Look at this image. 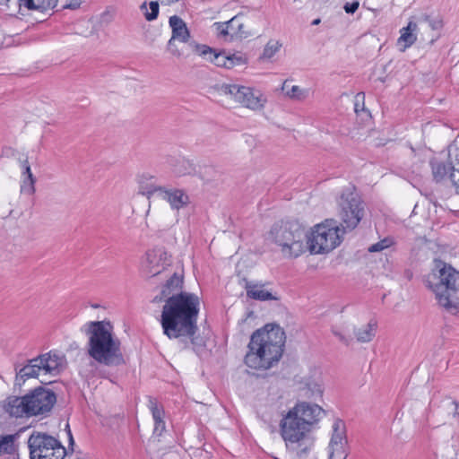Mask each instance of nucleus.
Here are the masks:
<instances>
[{
	"label": "nucleus",
	"instance_id": "nucleus-46",
	"mask_svg": "<svg viewBox=\"0 0 459 459\" xmlns=\"http://www.w3.org/2000/svg\"><path fill=\"white\" fill-rule=\"evenodd\" d=\"M451 164H459V152L455 154V160Z\"/></svg>",
	"mask_w": 459,
	"mask_h": 459
},
{
	"label": "nucleus",
	"instance_id": "nucleus-11",
	"mask_svg": "<svg viewBox=\"0 0 459 459\" xmlns=\"http://www.w3.org/2000/svg\"><path fill=\"white\" fill-rule=\"evenodd\" d=\"M29 416L44 415L49 412L56 403V395L51 389L38 386L26 394Z\"/></svg>",
	"mask_w": 459,
	"mask_h": 459
},
{
	"label": "nucleus",
	"instance_id": "nucleus-20",
	"mask_svg": "<svg viewBox=\"0 0 459 459\" xmlns=\"http://www.w3.org/2000/svg\"><path fill=\"white\" fill-rule=\"evenodd\" d=\"M183 275L174 273L162 286L160 297L156 296L153 299V302L161 301L163 299H168L172 295H176L178 291L183 288Z\"/></svg>",
	"mask_w": 459,
	"mask_h": 459
},
{
	"label": "nucleus",
	"instance_id": "nucleus-13",
	"mask_svg": "<svg viewBox=\"0 0 459 459\" xmlns=\"http://www.w3.org/2000/svg\"><path fill=\"white\" fill-rule=\"evenodd\" d=\"M329 459H346L348 442L343 420L336 419L333 425V434L329 443Z\"/></svg>",
	"mask_w": 459,
	"mask_h": 459
},
{
	"label": "nucleus",
	"instance_id": "nucleus-10",
	"mask_svg": "<svg viewBox=\"0 0 459 459\" xmlns=\"http://www.w3.org/2000/svg\"><path fill=\"white\" fill-rule=\"evenodd\" d=\"M221 91L231 95L236 101L254 110L261 109L266 101L260 91L238 84H223Z\"/></svg>",
	"mask_w": 459,
	"mask_h": 459
},
{
	"label": "nucleus",
	"instance_id": "nucleus-49",
	"mask_svg": "<svg viewBox=\"0 0 459 459\" xmlns=\"http://www.w3.org/2000/svg\"><path fill=\"white\" fill-rule=\"evenodd\" d=\"M320 22H321V21H320V19H316V20H314V21L312 22V25H317V24H319V23H320Z\"/></svg>",
	"mask_w": 459,
	"mask_h": 459
},
{
	"label": "nucleus",
	"instance_id": "nucleus-43",
	"mask_svg": "<svg viewBox=\"0 0 459 459\" xmlns=\"http://www.w3.org/2000/svg\"><path fill=\"white\" fill-rule=\"evenodd\" d=\"M313 385H314L313 392H316L321 396L323 394V390H322L321 386L316 383H314Z\"/></svg>",
	"mask_w": 459,
	"mask_h": 459
},
{
	"label": "nucleus",
	"instance_id": "nucleus-25",
	"mask_svg": "<svg viewBox=\"0 0 459 459\" xmlns=\"http://www.w3.org/2000/svg\"><path fill=\"white\" fill-rule=\"evenodd\" d=\"M246 290L247 297L252 299L261 301L277 299L270 291L257 288V286L251 285L250 283H247Z\"/></svg>",
	"mask_w": 459,
	"mask_h": 459
},
{
	"label": "nucleus",
	"instance_id": "nucleus-19",
	"mask_svg": "<svg viewBox=\"0 0 459 459\" xmlns=\"http://www.w3.org/2000/svg\"><path fill=\"white\" fill-rule=\"evenodd\" d=\"M4 411L11 416L22 417L23 415L29 416L28 402L26 394L24 396H11L9 397L4 405Z\"/></svg>",
	"mask_w": 459,
	"mask_h": 459
},
{
	"label": "nucleus",
	"instance_id": "nucleus-48",
	"mask_svg": "<svg viewBox=\"0 0 459 459\" xmlns=\"http://www.w3.org/2000/svg\"><path fill=\"white\" fill-rule=\"evenodd\" d=\"M18 2H26L27 4L32 5V0H19Z\"/></svg>",
	"mask_w": 459,
	"mask_h": 459
},
{
	"label": "nucleus",
	"instance_id": "nucleus-42",
	"mask_svg": "<svg viewBox=\"0 0 459 459\" xmlns=\"http://www.w3.org/2000/svg\"><path fill=\"white\" fill-rule=\"evenodd\" d=\"M417 23L412 22V21H410L408 22V25L406 27H403L405 30H409V31H411L413 32L414 30H417Z\"/></svg>",
	"mask_w": 459,
	"mask_h": 459
},
{
	"label": "nucleus",
	"instance_id": "nucleus-12",
	"mask_svg": "<svg viewBox=\"0 0 459 459\" xmlns=\"http://www.w3.org/2000/svg\"><path fill=\"white\" fill-rule=\"evenodd\" d=\"M190 48L199 56L214 64L218 67L230 69L237 65L243 63L242 56L236 55H227L225 51H217L216 49L195 41L190 42Z\"/></svg>",
	"mask_w": 459,
	"mask_h": 459
},
{
	"label": "nucleus",
	"instance_id": "nucleus-28",
	"mask_svg": "<svg viewBox=\"0 0 459 459\" xmlns=\"http://www.w3.org/2000/svg\"><path fill=\"white\" fill-rule=\"evenodd\" d=\"M164 186H158L154 185L153 183L147 182L142 178L139 180V187H138V194L146 196L148 199L151 198V196L156 193L160 192V188H163Z\"/></svg>",
	"mask_w": 459,
	"mask_h": 459
},
{
	"label": "nucleus",
	"instance_id": "nucleus-51",
	"mask_svg": "<svg viewBox=\"0 0 459 459\" xmlns=\"http://www.w3.org/2000/svg\"><path fill=\"white\" fill-rule=\"evenodd\" d=\"M287 88V82H284L282 90H285Z\"/></svg>",
	"mask_w": 459,
	"mask_h": 459
},
{
	"label": "nucleus",
	"instance_id": "nucleus-30",
	"mask_svg": "<svg viewBox=\"0 0 459 459\" xmlns=\"http://www.w3.org/2000/svg\"><path fill=\"white\" fill-rule=\"evenodd\" d=\"M35 182L36 178L32 173L28 174L23 178L22 184L21 185V192L27 195H33L35 193Z\"/></svg>",
	"mask_w": 459,
	"mask_h": 459
},
{
	"label": "nucleus",
	"instance_id": "nucleus-35",
	"mask_svg": "<svg viewBox=\"0 0 459 459\" xmlns=\"http://www.w3.org/2000/svg\"><path fill=\"white\" fill-rule=\"evenodd\" d=\"M359 3L353 1L352 3H346L343 6L344 11L349 14H353L359 8Z\"/></svg>",
	"mask_w": 459,
	"mask_h": 459
},
{
	"label": "nucleus",
	"instance_id": "nucleus-16",
	"mask_svg": "<svg viewBox=\"0 0 459 459\" xmlns=\"http://www.w3.org/2000/svg\"><path fill=\"white\" fill-rule=\"evenodd\" d=\"M160 193L163 194L162 198L169 204L173 210L178 211L187 206L190 203L188 195L183 189L164 186L160 188Z\"/></svg>",
	"mask_w": 459,
	"mask_h": 459
},
{
	"label": "nucleus",
	"instance_id": "nucleus-34",
	"mask_svg": "<svg viewBox=\"0 0 459 459\" xmlns=\"http://www.w3.org/2000/svg\"><path fill=\"white\" fill-rule=\"evenodd\" d=\"M286 94L290 99L298 100H304L307 96L306 92L297 85L292 86L290 91H286Z\"/></svg>",
	"mask_w": 459,
	"mask_h": 459
},
{
	"label": "nucleus",
	"instance_id": "nucleus-29",
	"mask_svg": "<svg viewBox=\"0 0 459 459\" xmlns=\"http://www.w3.org/2000/svg\"><path fill=\"white\" fill-rule=\"evenodd\" d=\"M150 12L147 9L146 2L143 3L140 9L144 12V17L147 21L151 22L156 20L159 15V3L157 1H152L149 4Z\"/></svg>",
	"mask_w": 459,
	"mask_h": 459
},
{
	"label": "nucleus",
	"instance_id": "nucleus-36",
	"mask_svg": "<svg viewBox=\"0 0 459 459\" xmlns=\"http://www.w3.org/2000/svg\"><path fill=\"white\" fill-rule=\"evenodd\" d=\"M449 179L454 186L459 188V171H451L449 174Z\"/></svg>",
	"mask_w": 459,
	"mask_h": 459
},
{
	"label": "nucleus",
	"instance_id": "nucleus-14",
	"mask_svg": "<svg viewBox=\"0 0 459 459\" xmlns=\"http://www.w3.org/2000/svg\"><path fill=\"white\" fill-rule=\"evenodd\" d=\"M145 255L143 271L148 277L159 275L169 265L168 253L163 249L149 250Z\"/></svg>",
	"mask_w": 459,
	"mask_h": 459
},
{
	"label": "nucleus",
	"instance_id": "nucleus-5",
	"mask_svg": "<svg viewBox=\"0 0 459 459\" xmlns=\"http://www.w3.org/2000/svg\"><path fill=\"white\" fill-rule=\"evenodd\" d=\"M434 264L426 284L435 293L438 304L455 315L459 312V271L440 259H435Z\"/></svg>",
	"mask_w": 459,
	"mask_h": 459
},
{
	"label": "nucleus",
	"instance_id": "nucleus-41",
	"mask_svg": "<svg viewBox=\"0 0 459 459\" xmlns=\"http://www.w3.org/2000/svg\"><path fill=\"white\" fill-rule=\"evenodd\" d=\"M219 30H220L219 34L221 36L230 35V29L226 30V22L222 23V24H219Z\"/></svg>",
	"mask_w": 459,
	"mask_h": 459
},
{
	"label": "nucleus",
	"instance_id": "nucleus-33",
	"mask_svg": "<svg viewBox=\"0 0 459 459\" xmlns=\"http://www.w3.org/2000/svg\"><path fill=\"white\" fill-rule=\"evenodd\" d=\"M13 440L14 436L13 435L0 436V455L10 453Z\"/></svg>",
	"mask_w": 459,
	"mask_h": 459
},
{
	"label": "nucleus",
	"instance_id": "nucleus-45",
	"mask_svg": "<svg viewBox=\"0 0 459 459\" xmlns=\"http://www.w3.org/2000/svg\"><path fill=\"white\" fill-rule=\"evenodd\" d=\"M451 168V171H459V164H449Z\"/></svg>",
	"mask_w": 459,
	"mask_h": 459
},
{
	"label": "nucleus",
	"instance_id": "nucleus-52",
	"mask_svg": "<svg viewBox=\"0 0 459 459\" xmlns=\"http://www.w3.org/2000/svg\"><path fill=\"white\" fill-rule=\"evenodd\" d=\"M382 241H383V245H388V243H387L388 240L387 239H384Z\"/></svg>",
	"mask_w": 459,
	"mask_h": 459
},
{
	"label": "nucleus",
	"instance_id": "nucleus-9",
	"mask_svg": "<svg viewBox=\"0 0 459 459\" xmlns=\"http://www.w3.org/2000/svg\"><path fill=\"white\" fill-rule=\"evenodd\" d=\"M30 459H64L66 449L56 437L34 431L28 439Z\"/></svg>",
	"mask_w": 459,
	"mask_h": 459
},
{
	"label": "nucleus",
	"instance_id": "nucleus-15",
	"mask_svg": "<svg viewBox=\"0 0 459 459\" xmlns=\"http://www.w3.org/2000/svg\"><path fill=\"white\" fill-rule=\"evenodd\" d=\"M41 370L38 357L27 359L24 364L18 362L14 363V385L21 387L26 380L30 378H37Z\"/></svg>",
	"mask_w": 459,
	"mask_h": 459
},
{
	"label": "nucleus",
	"instance_id": "nucleus-47",
	"mask_svg": "<svg viewBox=\"0 0 459 459\" xmlns=\"http://www.w3.org/2000/svg\"><path fill=\"white\" fill-rule=\"evenodd\" d=\"M174 40H175V39H172V37H171V38H170V39H169V42H168V46H169V48H171V47L173 46Z\"/></svg>",
	"mask_w": 459,
	"mask_h": 459
},
{
	"label": "nucleus",
	"instance_id": "nucleus-3",
	"mask_svg": "<svg viewBox=\"0 0 459 459\" xmlns=\"http://www.w3.org/2000/svg\"><path fill=\"white\" fill-rule=\"evenodd\" d=\"M285 342L284 330L277 324H266L251 334L244 358L245 364L255 370L273 368L281 359Z\"/></svg>",
	"mask_w": 459,
	"mask_h": 459
},
{
	"label": "nucleus",
	"instance_id": "nucleus-32",
	"mask_svg": "<svg viewBox=\"0 0 459 459\" xmlns=\"http://www.w3.org/2000/svg\"><path fill=\"white\" fill-rule=\"evenodd\" d=\"M422 20L427 22L433 30H439L443 28L444 22L440 17H432L429 14H424Z\"/></svg>",
	"mask_w": 459,
	"mask_h": 459
},
{
	"label": "nucleus",
	"instance_id": "nucleus-4",
	"mask_svg": "<svg viewBox=\"0 0 459 459\" xmlns=\"http://www.w3.org/2000/svg\"><path fill=\"white\" fill-rule=\"evenodd\" d=\"M88 336V354L97 362L108 367L126 364L121 342L115 338L109 322L91 321L84 325Z\"/></svg>",
	"mask_w": 459,
	"mask_h": 459
},
{
	"label": "nucleus",
	"instance_id": "nucleus-8",
	"mask_svg": "<svg viewBox=\"0 0 459 459\" xmlns=\"http://www.w3.org/2000/svg\"><path fill=\"white\" fill-rule=\"evenodd\" d=\"M341 230L333 220H326L324 223L316 225L311 236L307 235L306 238L310 252L324 254L334 249L341 243Z\"/></svg>",
	"mask_w": 459,
	"mask_h": 459
},
{
	"label": "nucleus",
	"instance_id": "nucleus-18",
	"mask_svg": "<svg viewBox=\"0 0 459 459\" xmlns=\"http://www.w3.org/2000/svg\"><path fill=\"white\" fill-rule=\"evenodd\" d=\"M169 26L172 30V39H177L184 43H188L190 46L191 34L186 26V23L178 15L169 17ZM194 40H192L193 42Z\"/></svg>",
	"mask_w": 459,
	"mask_h": 459
},
{
	"label": "nucleus",
	"instance_id": "nucleus-53",
	"mask_svg": "<svg viewBox=\"0 0 459 459\" xmlns=\"http://www.w3.org/2000/svg\"><path fill=\"white\" fill-rule=\"evenodd\" d=\"M65 428H66V430H67V431H68V430H70L69 424H66V427H65Z\"/></svg>",
	"mask_w": 459,
	"mask_h": 459
},
{
	"label": "nucleus",
	"instance_id": "nucleus-37",
	"mask_svg": "<svg viewBox=\"0 0 459 459\" xmlns=\"http://www.w3.org/2000/svg\"><path fill=\"white\" fill-rule=\"evenodd\" d=\"M387 247H388V245H383V241H379L376 244L371 245L368 247V251L369 252H378V251H382L383 249L386 248Z\"/></svg>",
	"mask_w": 459,
	"mask_h": 459
},
{
	"label": "nucleus",
	"instance_id": "nucleus-44",
	"mask_svg": "<svg viewBox=\"0 0 459 459\" xmlns=\"http://www.w3.org/2000/svg\"><path fill=\"white\" fill-rule=\"evenodd\" d=\"M67 435H68V438H69V446L73 447V446L74 445V440L71 430L67 431Z\"/></svg>",
	"mask_w": 459,
	"mask_h": 459
},
{
	"label": "nucleus",
	"instance_id": "nucleus-22",
	"mask_svg": "<svg viewBox=\"0 0 459 459\" xmlns=\"http://www.w3.org/2000/svg\"><path fill=\"white\" fill-rule=\"evenodd\" d=\"M429 166L431 168V172L433 176V180L436 183H440L444 179L449 177L450 174V165L446 162L437 160V158H432L429 160Z\"/></svg>",
	"mask_w": 459,
	"mask_h": 459
},
{
	"label": "nucleus",
	"instance_id": "nucleus-1",
	"mask_svg": "<svg viewBox=\"0 0 459 459\" xmlns=\"http://www.w3.org/2000/svg\"><path fill=\"white\" fill-rule=\"evenodd\" d=\"M325 410L316 403L298 402L280 420V434L287 451L298 459H306L315 446L312 432Z\"/></svg>",
	"mask_w": 459,
	"mask_h": 459
},
{
	"label": "nucleus",
	"instance_id": "nucleus-40",
	"mask_svg": "<svg viewBox=\"0 0 459 459\" xmlns=\"http://www.w3.org/2000/svg\"><path fill=\"white\" fill-rule=\"evenodd\" d=\"M333 334L342 342H343L345 345H349L350 344V339H348L347 337H345L342 333L340 332H337V331H333Z\"/></svg>",
	"mask_w": 459,
	"mask_h": 459
},
{
	"label": "nucleus",
	"instance_id": "nucleus-31",
	"mask_svg": "<svg viewBox=\"0 0 459 459\" xmlns=\"http://www.w3.org/2000/svg\"><path fill=\"white\" fill-rule=\"evenodd\" d=\"M400 32H401V36L398 39V42L404 43L403 49H405L406 48H409L414 44V42L417 39V37L411 31L405 30L404 28H402Z\"/></svg>",
	"mask_w": 459,
	"mask_h": 459
},
{
	"label": "nucleus",
	"instance_id": "nucleus-50",
	"mask_svg": "<svg viewBox=\"0 0 459 459\" xmlns=\"http://www.w3.org/2000/svg\"><path fill=\"white\" fill-rule=\"evenodd\" d=\"M10 0H0L1 4H7Z\"/></svg>",
	"mask_w": 459,
	"mask_h": 459
},
{
	"label": "nucleus",
	"instance_id": "nucleus-54",
	"mask_svg": "<svg viewBox=\"0 0 459 459\" xmlns=\"http://www.w3.org/2000/svg\"><path fill=\"white\" fill-rule=\"evenodd\" d=\"M174 55H176V52H173ZM178 56H180V53H177Z\"/></svg>",
	"mask_w": 459,
	"mask_h": 459
},
{
	"label": "nucleus",
	"instance_id": "nucleus-23",
	"mask_svg": "<svg viewBox=\"0 0 459 459\" xmlns=\"http://www.w3.org/2000/svg\"><path fill=\"white\" fill-rule=\"evenodd\" d=\"M242 15H236L226 22V30L230 29L231 37H247L249 32L245 30Z\"/></svg>",
	"mask_w": 459,
	"mask_h": 459
},
{
	"label": "nucleus",
	"instance_id": "nucleus-38",
	"mask_svg": "<svg viewBox=\"0 0 459 459\" xmlns=\"http://www.w3.org/2000/svg\"><path fill=\"white\" fill-rule=\"evenodd\" d=\"M22 167L23 169L22 175L24 176V178L27 177L28 174L32 173L30 170V166L28 159H25L24 160L22 161Z\"/></svg>",
	"mask_w": 459,
	"mask_h": 459
},
{
	"label": "nucleus",
	"instance_id": "nucleus-17",
	"mask_svg": "<svg viewBox=\"0 0 459 459\" xmlns=\"http://www.w3.org/2000/svg\"><path fill=\"white\" fill-rule=\"evenodd\" d=\"M37 357L41 369L45 373L56 375L60 372L63 367L64 356H61L56 351H50Z\"/></svg>",
	"mask_w": 459,
	"mask_h": 459
},
{
	"label": "nucleus",
	"instance_id": "nucleus-21",
	"mask_svg": "<svg viewBox=\"0 0 459 459\" xmlns=\"http://www.w3.org/2000/svg\"><path fill=\"white\" fill-rule=\"evenodd\" d=\"M149 409L154 420L153 434L160 437L165 430V421L163 420L165 415L164 408L155 398L150 397Z\"/></svg>",
	"mask_w": 459,
	"mask_h": 459
},
{
	"label": "nucleus",
	"instance_id": "nucleus-2",
	"mask_svg": "<svg viewBox=\"0 0 459 459\" xmlns=\"http://www.w3.org/2000/svg\"><path fill=\"white\" fill-rule=\"evenodd\" d=\"M199 305L198 296L190 292L180 291L166 299L160 316L163 333L169 339L189 338L195 344Z\"/></svg>",
	"mask_w": 459,
	"mask_h": 459
},
{
	"label": "nucleus",
	"instance_id": "nucleus-7",
	"mask_svg": "<svg viewBox=\"0 0 459 459\" xmlns=\"http://www.w3.org/2000/svg\"><path fill=\"white\" fill-rule=\"evenodd\" d=\"M338 204L342 232L354 230L364 216V204L354 186L342 191Z\"/></svg>",
	"mask_w": 459,
	"mask_h": 459
},
{
	"label": "nucleus",
	"instance_id": "nucleus-24",
	"mask_svg": "<svg viewBox=\"0 0 459 459\" xmlns=\"http://www.w3.org/2000/svg\"><path fill=\"white\" fill-rule=\"evenodd\" d=\"M377 323L370 320L362 328L354 329L356 339L359 342H368L376 335Z\"/></svg>",
	"mask_w": 459,
	"mask_h": 459
},
{
	"label": "nucleus",
	"instance_id": "nucleus-27",
	"mask_svg": "<svg viewBox=\"0 0 459 459\" xmlns=\"http://www.w3.org/2000/svg\"><path fill=\"white\" fill-rule=\"evenodd\" d=\"M281 43L279 40L270 39L264 48L260 59H271L281 48Z\"/></svg>",
	"mask_w": 459,
	"mask_h": 459
},
{
	"label": "nucleus",
	"instance_id": "nucleus-26",
	"mask_svg": "<svg viewBox=\"0 0 459 459\" xmlns=\"http://www.w3.org/2000/svg\"><path fill=\"white\" fill-rule=\"evenodd\" d=\"M58 0H32V5L27 4L26 2H18L19 6H24L27 10H37L46 12L54 9Z\"/></svg>",
	"mask_w": 459,
	"mask_h": 459
},
{
	"label": "nucleus",
	"instance_id": "nucleus-39",
	"mask_svg": "<svg viewBox=\"0 0 459 459\" xmlns=\"http://www.w3.org/2000/svg\"><path fill=\"white\" fill-rule=\"evenodd\" d=\"M81 3L82 2L80 0H73L71 3L65 4L64 8L76 10L80 7Z\"/></svg>",
	"mask_w": 459,
	"mask_h": 459
},
{
	"label": "nucleus",
	"instance_id": "nucleus-6",
	"mask_svg": "<svg viewBox=\"0 0 459 459\" xmlns=\"http://www.w3.org/2000/svg\"><path fill=\"white\" fill-rule=\"evenodd\" d=\"M306 238L307 232L298 221L275 222L269 231V239L289 257H298L305 251Z\"/></svg>",
	"mask_w": 459,
	"mask_h": 459
}]
</instances>
